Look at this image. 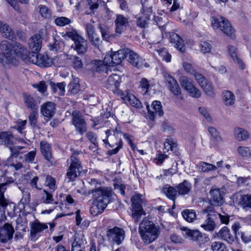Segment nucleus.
<instances>
[{"instance_id":"423d86ee","label":"nucleus","mask_w":251,"mask_h":251,"mask_svg":"<svg viewBox=\"0 0 251 251\" xmlns=\"http://www.w3.org/2000/svg\"><path fill=\"white\" fill-rule=\"evenodd\" d=\"M163 75L168 89L176 97L183 100L181 96V90L176 80L167 73H163Z\"/></svg>"},{"instance_id":"0e129e2a","label":"nucleus","mask_w":251,"mask_h":251,"mask_svg":"<svg viewBox=\"0 0 251 251\" xmlns=\"http://www.w3.org/2000/svg\"><path fill=\"white\" fill-rule=\"evenodd\" d=\"M36 155V150H33L25 154L24 156V160L28 163H32Z\"/></svg>"},{"instance_id":"37998d69","label":"nucleus","mask_w":251,"mask_h":251,"mask_svg":"<svg viewBox=\"0 0 251 251\" xmlns=\"http://www.w3.org/2000/svg\"><path fill=\"white\" fill-rule=\"evenodd\" d=\"M179 81L181 86L186 91L189 90L194 86L193 83L190 81L189 78L185 76H181L179 78Z\"/></svg>"},{"instance_id":"13d9d810","label":"nucleus","mask_w":251,"mask_h":251,"mask_svg":"<svg viewBox=\"0 0 251 251\" xmlns=\"http://www.w3.org/2000/svg\"><path fill=\"white\" fill-rule=\"evenodd\" d=\"M81 242L79 239L77 240L75 239L72 243L71 251H85V248L82 246Z\"/></svg>"},{"instance_id":"680f3d73","label":"nucleus","mask_w":251,"mask_h":251,"mask_svg":"<svg viewBox=\"0 0 251 251\" xmlns=\"http://www.w3.org/2000/svg\"><path fill=\"white\" fill-rule=\"evenodd\" d=\"M22 191L23 192V196L21 200V202L24 205H28L30 201V193L27 190L25 191V190H22Z\"/></svg>"},{"instance_id":"7ed1b4c3","label":"nucleus","mask_w":251,"mask_h":251,"mask_svg":"<svg viewBox=\"0 0 251 251\" xmlns=\"http://www.w3.org/2000/svg\"><path fill=\"white\" fill-rule=\"evenodd\" d=\"M211 23L214 28H219L227 36L233 38L234 37V30L227 20L223 17L211 18Z\"/></svg>"},{"instance_id":"052dcab7","label":"nucleus","mask_w":251,"mask_h":251,"mask_svg":"<svg viewBox=\"0 0 251 251\" xmlns=\"http://www.w3.org/2000/svg\"><path fill=\"white\" fill-rule=\"evenodd\" d=\"M210 214L214 215V217H218L220 219L221 222L222 224H224L226 225H227L228 224L229 216L227 215H226V214H225V215H222L220 213H218L215 212L213 209V213H211Z\"/></svg>"},{"instance_id":"4d7b16f0","label":"nucleus","mask_w":251,"mask_h":251,"mask_svg":"<svg viewBox=\"0 0 251 251\" xmlns=\"http://www.w3.org/2000/svg\"><path fill=\"white\" fill-rule=\"evenodd\" d=\"M70 19L65 17H59L54 20L55 24L58 26H63L71 23Z\"/></svg>"},{"instance_id":"5fc2aeb1","label":"nucleus","mask_w":251,"mask_h":251,"mask_svg":"<svg viewBox=\"0 0 251 251\" xmlns=\"http://www.w3.org/2000/svg\"><path fill=\"white\" fill-rule=\"evenodd\" d=\"M146 213L144 211L143 208H132V217L134 220V222L137 223L141 218L143 215Z\"/></svg>"},{"instance_id":"f257e3e1","label":"nucleus","mask_w":251,"mask_h":251,"mask_svg":"<svg viewBox=\"0 0 251 251\" xmlns=\"http://www.w3.org/2000/svg\"><path fill=\"white\" fill-rule=\"evenodd\" d=\"M2 52L0 53V62L3 65L16 66L19 62L12 52L26 63H29L31 52L24 46L19 43H11L8 41H2L0 46Z\"/></svg>"},{"instance_id":"6e6552de","label":"nucleus","mask_w":251,"mask_h":251,"mask_svg":"<svg viewBox=\"0 0 251 251\" xmlns=\"http://www.w3.org/2000/svg\"><path fill=\"white\" fill-rule=\"evenodd\" d=\"M107 236L109 241L119 245L124 241L125 232L123 228L115 226L107 230Z\"/></svg>"},{"instance_id":"a19ab883","label":"nucleus","mask_w":251,"mask_h":251,"mask_svg":"<svg viewBox=\"0 0 251 251\" xmlns=\"http://www.w3.org/2000/svg\"><path fill=\"white\" fill-rule=\"evenodd\" d=\"M206 94L210 97H214L215 93L212 84L207 80L200 86Z\"/></svg>"},{"instance_id":"4be33fe9","label":"nucleus","mask_w":251,"mask_h":251,"mask_svg":"<svg viewBox=\"0 0 251 251\" xmlns=\"http://www.w3.org/2000/svg\"><path fill=\"white\" fill-rule=\"evenodd\" d=\"M210 201L212 204L219 205L222 202L224 193L220 189H212L209 192Z\"/></svg>"},{"instance_id":"7c9ffc66","label":"nucleus","mask_w":251,"mask_h":251,"mask_svg":"<svg viewBox=\"0 0 251 251\" xmlns=\"http://www.w3.org/2000/svg\"><path fill=\"white\" fill-rule=\"evenodd\" d=\"M159 234V229H152L150 232H146V234L148 237H144V236H141L142 240L144 243L149 244L154 241L158 236Z\"/></svg>"},{"instance_id":"f03ea898","label":"nucleus","mask_w":251,"mask_h":251,"mask_svg":"<svg viewBox=\"0 0 251 251\" xmlns=\"http://www.w3.org/2000/svg\"><path fill=\"white\" fill-rule=\"evenodd\" d=\"M89 183L92 186L95 187L88 192V195H92L93 198L90 212L93 216H97L103 211L109 202L112 193V189L109 187L98 186L100 184L95 179H91Z\"/></svg>"},{"instance_id":"5701e85b","label":"nucleus","mask_w":251,"mask_h":251,"mask_svg":"<svg viewBox=\"0 0 251 251\" xmlns=\"http://www.w3.org/2000/svg\"><path fill=\"white\" fill-rule=\"evenodd\" d=\"M14 136L9 131H2L0 132V144L8 148L14 145Z\"/></svg>"},{"instance_id":"f704fd0d","label":"nucleus","mask_w":251,"mask_h":251,"mask_svg":"<svg viewBox=\"0 0 251 251\" xmlns=\"http://www.w3.org/2000/svg\"><path fill=\"white\" fill-rule=\"evenodd\" d=\"M183 236L189 238L190 240L196 241L199 235L200 231L188 229L186 227L181 228Z\"/></svg>"},{"instance_id":"69168bd1","label":"nucleus","mask_w":251,"mask_h":251,"mask_svg":"<svg viewBox=\"0 0 251 251\" xmlns=\"http://www.w3.org/2000/svg\"><path fill=\"white\" fill-rule=\"evenodd\" d=\"M66 86V83L64 82L57 83L55 87H53V91L56 92L57 89L59 90V94L60 95H63L65 92V87Z\"/></svg>"},{"instance_id":"dca6fc26","label":"nucleus","mask_w":251,"mask_h":251,"mask_svg":"<svg viewBox=\"0 0 251 251\" xmlns=\"http://www.w3.org/2000/svg\"><path fill=\"white\" fill-rule=\"evenodd\" d=\"M115 32L121 34L129 25V19L122 14H117L115 20Z\"/></svg>"},{"instance_id":"58836bf2","label":"nucleus","mask_w":251,"mask_h":251,"mask_svg":"<svg viewBox=\"0 0 251 251\" xmlns=\"http://www.w3.org/2000/svg\"><path fill=\"white\" fill-rule=\"evenodd\" d=\"M143 196L140 194H135L131 198V201L132 203V208H143Z\"/></svg>"},{"instance_id":"f8f14e48","label":"nucleus","mask_w":251,"mask_h":251,"mask_svg":"<svg viewBox=\"0 0 251 251\" xmlns=\"http://www.w3.org/2000/svg\"><path fill=\"white\" fill-rule=\"evenodd\" d=\"M147 107L148 111V116L151 120H154L157 115L160 117L164 114L161 103L159 101H153L151 107L149 105H147Z\"/></svg>"},{"instance_id":"aec40b11","label":"nucleus","mask_w":251,"mask_h":251,"mask_svg":"<svg viewBox=\"0 0 251 251\" xmlns=\"http://www.w3.org/2000/svg\"><path fill=\"white\" fill-rule=\"evenodd\" d=\"M153 228L158 229L152 222L147 219H144L139 226V231L140 236H144V237H148L146 232H150Z\"/></svg>"},{"instance_id":"ea45409f","label":"nucleus","mask_w":251,"mask_h":251,"mask_svg":"<svg viewBox=\"0 0 251 251\" xmlns=\"http://www.w3.org/2000/svg\"><path fill=\"white\" fill-rule=\"evenodd\" d=\"M120 82V77L117 74L110 75L107 79V83L109 86H114L115 88H117L119 87Z\"/></svg>"},{"instance_id":"1a4fd4ad","label":"nucleus","mask_w":251,"mask_h":251,"mask_svg":"<svg viewBox=\"0 0 251 251\" xmlns=\"http://www.w3.org/2000/svg\"><path fill=\"white\" fill-rule=\"evenodd\" d=\"M29 63H32L39 66L49 67L52 64V60L46 54H38L37 52H31Z\"/></svg>"},{"instance_id":"cd10ccee","label":"nucleus","mask_w":251,"mask_h":251,"mask_svg":"<svg viewBox=\"0 0 251 251\" xmlns=\"http://www.w3.org/2000/svg\"><path fill=\"white\" fill-rule=\"evenodd\" d=\"M223 101L225 105L232 106L235 102V96L231 91L224 90L222 93Z\"/></svg>"},{"instance_id":"a878e982","label":"nucleus","mask_w":251,"mask_h":251,"mask_svg":"<svg viewBox=\"0 0 251 251\" xmlns=\"http://www.w3.org/2000/svg\"><path fill=\"white\" fill-rule=\"evenodd\" d=\"M0 32L5 38L13 40L14 38V32L6 23L0 21Z\"/></svg>"},{"instance_id":"2eb2a0df","label":"nucleus","mask_w":251,"mask_h":251,"mask_svg":"<svg viewBox=\"0 0 251 251\" xmlns=\"http://www.w3.org/2000/svg\"><path fill=\"white\" fill-rule=\"evenodd\" d=\"M126 58L133 66L137 68H141L144 64V60L133 51L127 49Z\"/></svg>"},{"instance_id":"e433bc0d","label":"nucleus","mask_w":251,"mask_h":251,"mask_svg":"<svg viewBox=\"0 0 251 251\" xmlns=\"http://www.w3.org/2000/svg\"><path fill=\"white\" fill-rule=\"evenodd\" d=\"M7 185V182L0 184V206L4 209L8 204L7 200L4 196V193L6 189Z\"/></svg>"},{"instance_id":"603ef678","label":"nucleus","mask_w":251,"mask_h":251,"mask_svg":"<svg viewBox=\"0 0 251 251\" xmlns=\"http://www.w3.org/2000/svg\"><path fill=\"white\" fill-rule=\"evenodd\" d=\"M112 57V55L111 54V55H106L104 58V60H103V62H102V61H100V60H98L97 61L98 62V65L99 66H97V67H95V70L96 71H101V69H100V65H102V64L103 63H105V65H108V66H113L114 65V63H113V62H111V58H109L108 57Z\"/></svg>"},{"instance_id":"a18cd8bd","label":"nucleus","mask_w":251,"mask_h":251,"mask_svg":"<svg viewBox=\"0 0 251 251\" xmlns=\"http://www.w3.org/2000/svg\"><path fill=\"white\" fill-rule=\"evenodd\" d=\"M72 67L75 70L81 69L83 67L81 59L78 56L72 55L70 57Z\"/></svg>"},{"instance_id":"bb28decb","label":"nucleus","mask_w":251,"mask_h":251,"mask_svg":"<svg viewBox=\"0 0 251 251\" xmlns=\"http://www.w3.org/2000/svg\"><path fill=\"white\" fill-rule=\"evenodd\" d=\"M228 51L231 57L232 58L234 62L238 65L239 67L241 69H244L245 64L238 56L236 51V48L233 46L229 45L228 46Z\"/></svg>"},{"instance_id":"bf43d9fd","label":"nucleus","mask_w":251,"mask_h":251,"mask_svg":"<svg viewBox=\"0 0 251 251\" xmlns=\"http://www.w3.org/2000/svg\"><path fill=\"white\" fill-rule=\"evenodd\" d=\"M213 251H226L225 245L221 242H214L211 245Z\"/></svg>"},{"instance_id":"0eeeda50","label":"nucleus","mask_w":251,"mask_h":251,"mask_svg":"<svg viewBox=\"0 0 251 251\" xmlns=\"http://www.w3.org/2000/svg\"><path fill=\"white\" fill-rule=\"evenodd\" d=\"M72 118V123L75 126L76 130L83 134L87 130V126L81 113L77 111H73Z\"/></svg>"},{"instance_id":"3c124183","label":"nucleus","mask_w":251,"mask_h":251,"mask_svg":"<svg viewBox=\"0 0 251 251\" xmlns=\"http://www.w3.org/2000/svg\"><path fill=\"white\" fill-rule=\"evenodd\" d=\"M38 117L37 110H31L28 117V120L30 125L33 127H35L37 126Z\"/></svg>"},{"instance_id":"412c9836","label":"nucleus","mask_w":251,"mask_h":251,"mask_svg":"<svg viewBox=\"0 0 251 251\" xmlns=\"http://www.w3.org/2000/svg\"><path fill=\"white\" fill-rule=\"evenodd\" d=\"M40 150L44 158L48 162L52 163L53 157L50 145L46 141H41L40 143Z\"/></svg>"},{"instance_id":"c756f323","label":"nucleus","mask_w":251,"mask_h":251,"mask_svg":"<svg viewBox=\"0 0 251 251\" xmlns=\"http://www.w3.org/2000/svg\"><path fill=\"white\" fill-rule=\"evenodd\" d=\"M178 195H184L188 194L192 189V185L186 180H184L182 183L178 184L176 186Z\"/></svg>"},{"instance_id":"e2e57ef3","label":"nucleus","mask_w":251,"mask_h":251,"mask_svg":"<svg viewBox=\"0 0 251 251\" xmlns=\"http://www.w3.org/2000/svg\"><path fill=\"white\" fill-rule=\"evenodd\" d=\"M45 185L48 186L50 190L54 191L55 189V180L51 176H48L46 177Z\"/></svg>"},{"instance_id":"b1692460","label":"nucleus","mask_w":251,"mask_h":251,"mask_svg":"<svg viewBox=\"0 0 251 251\" xmlns=\"http://www.w3.org/2000/svg\"><path fill=\"white\" fill-rule=\"evenodd\" d=\"M217 236L228 244H232L234 241L235 236L226 226H224L221 229L218 233Z\"/></svg>"},{"instance_id":"9d476101","label":"nucleus","mask_w":251,"mask_h":251,"mask_svg":"<svg viewBox=\"0 0 251 251\" xmlns=\"http://www.w3.org/2000/svg\"><path fill=\"white\" fill-rule=\"evenodd\" d=\"M8 148L10 151V155L6 160L7 164L13 166L16 170L21 169L23 167V164L17 160L20 151L14 145H11Z\"/></svg>"},{"instance_id":"864d4df0","label":"nucleus","mask_w":251,"mask_h":251,"mask_svg":"<svg viewBox=\"0 0 251 251\" xmlns=\"http://www.w3.org/2000/svg\"><path fill=\"white\" fill-rule=\"evenodd\" d=\"M44 195L42 197L43 202L45 203H53L57 204V202L54 201L52 198V195L51 193H49L47 191L44 190Z\"/></svg>"},{"instance_id":"2f4dec72","label":"nucleus","mask_w":251,"mask_h":251,"mask_svg":"<svg viewBox=\"0 0 251 251\" xmlns=\"http://www.w3.org/2000/svg\"><path fill=\"white\" fill-rule=\"evenodd\" d=\"M162 191L170 200L175 201L177 196V191L176 189L170 185H167L163 187Z\"/></svg>"},{"instance_id":"c85d7f7f","label":"nucleus","mask_w":251,"mask_h":251,"mask_svg":"<svg viewBox=\"0 0 251 251\" xmlns=\"http://www.w3.org/2000/svg\"><path fill=\"white\" fill-rule=\"evenodd\" d=\"M24 102L27 108L31 110H37V103L35 99L31 95L26 94H23Z\"/></svg>"},{"instance_id":"9b49d317","label":"nucleus","mask_w":251,"mask_h":251,"mask_svg":"<svg viewBox=\"0 0 251 251\" xmlns=\"http://www.w3.org/2000/svg\"><path fill=\"white\" fill-rule=\"evenodd\" d=\"M14 232V229L11 225L5 223L0 228V242L5 243L12 239Z\"/></svg>"},{"instance_id":"774afa93","label":"nucleus","mask_w":251,"mask_h":251,"mask_svg":"<svg viewBox=\"0 0 251 251\" xmlns=\"http://www.w3.org/2000/svg\"><path fill=\"white\" fill-rule=\"evenodd\" d=\"M100 29L101 36L104 40H107L109 37V33H108V29L106 26L102 24H100L98 26Z\"/></svg>"},{"instance_id":"338daca9","label":"nucleus","mask_w":251,"mask_h":251,"mask_svg":"<svg viewBox=\"0 0 251 251\" xmlns=\"http://www.w3.org/2000/svg\"><path fill=\"white\" fill-rule=\"evenodd\" d=\"M88 39L91 43L94 46L98 47L100 44V39L96 33L89 36Z\"/></svg>"},{"instance_id":"ddd939ff","label":"nucleus","mask_w":251,"mask_h":251,"mask_svg":"<svg viewBox=\"0 0 251 251\" xmlns=\"http://www.w3.org/2000/svg\"><path fill=\"white\" fill-rule=\"evenodd\" d=\"M71 48L75 50L78 55H83L87 51L88 42L80 36L78 38H76L74 43L71 46Z\"/></svg>"},{"instance_id":"393cba45","label":"nucleus","mask_w":251,"mask_h":251,"mask_svg":"<svg viewBox=\"0 0 251 251\" xmlns=\"http://www.w3.org/2000/svg\"><path fill=\"white\" fill-rule=\"evenodd\" d=\"M127 48L120 50L113 54H111L112 57H109V58L112 59L114 65L120 64L124 58H126V53H127Z\"/></svg>"},{"instance_id":"4c0bfd02","label":"nucleus","mask_w":251,"mask_h":251,"mask_svg":"<svg viewBox=\"0 0 251 251\" xmlns=\"http://www.w3.org/2000/svg\"><path fill=\"white\" fill-rule=\"evenodd\" d=\"M68 92L72 95L76 94L80 90V85L77 78L74 79L68 85Z\"/></svg>"},{"instance_id":"79ce46f5","label":"nucleus","mask_w":251,"mask_h":251,"mask_svg":"<svg viewBox=\"0 0 251 251\" xmlns=\"http://www.w3.org/2000/svg\"><path fill=\"white\" fill-rule=\"evenodd\" d=\"M164 152H168L169 151H173L177 147V144L174 141L172 138H167L164 142Z\"/></svg>"},{"instance_id":"4468645a","label":"nucleus","mask_w":251,"mask_h":251,"mask_svg":"<svg viewBox=\"0 0 251 251\" xmlns=\"http://www.w3.org/2000/svg\"><path fill=\"white\" fill-rule=\"evenodd\" d=\"M120 95L121 99L125 103L130 104L133 107L138 108L142 107V103L140 101L131 93L125 91L121 92Z\"/></svg>"},{"instance_id":"8fccbe9b","label":"nucleus","mask_w":251,"mask_h":251,"mask_svg":"<svg viewBox=\"0 0 251 251\" xmlns=\"http://www.w3.org/2000/svg\"><path fill=\"white\" fill-rule=\"evenodd\" d=\"M199 165L201 171L203 172H208L217 169V167L215 165L205 162H201Z\"/></svg>"},{"instance_id":"09e8293b","label":"nucleus","mask_w":251,"mask_h":251,"mask_svg":"<svg viewBox=\"0 0 251 251\" xmlns=\"http://www.w3.org/2000/svg\"><path fill=\"white\" fill-rule=\"evenodd\" d=\"M240 203L244 207L251 208V195H241Z\"/></svg>"},{"instance_id":"de8ad7c7","label":"nucleus","mask_w":251,"mask_h":251,"mask_svg":"<svg viewBox=\"0 0 251 251\" xmlns=\"http://www.w3.org/2000/svg\"><path fill=\"white\" fill-rule=\"evenodd\" d=\"M208 130L211 135L213 137L214 140L216 142V144L220 143L222 141V138L216 128L212 126H210L208 127Z\"/></svg>"},{"instance_id":"473e14b6","label":"nucleus","mask_w":251,"mask_h":251,"mask_svg":"<svg viewBox=\"0 0 251 251\" xmlns=\"http://www.w3.org/2000/svg\"><path fill=\"white\" fill-rule=\"evenodd\" d=\"M234 135L235 139L238 141H245L249 137V134L247 130L241 127H236L234 129Z\"/></svg>"},{"instance_id":"6e6d98bb","label":"nucleus","mask_w":251,"mask_h":251,"mask_svg":"<svg viewBox=\"0 0 251 251\" xmlns=\"http://www.w3.org/2000/svg\"><path fill=\"white\" fill-rule=\"evenodd\" d=\"M237 151L243 157L251 156V150L247 147L240 146L237 148Z\"/></svg>"},{"instance_id":"a211bd4d","label":"nucleus","mask_w":251,"mask_h":251,"mask_svg":"<svg viewBox=\"0 0 251 251\" xmlns=\"http://www.w3.org/2000/svg\"><path fill=\"white\" fill-rule=\"evenodd\" d=\"M42 39L39 34H35L29 39L28 46L31 52H37L42 47Z\"/></svg>"},{"instance_id":"c03bdc74","label":"nucleus","mask_w":251,"mask_h":251,"mask_svg":"<svg viewBox=\"0 0 251 251\" xmlns=\"http://www.w3.org/2000/svg\"><path fill=\"white\" fill-rule=\"evenodd\" d=\"M39 12L42 17L50 19L51 17V11L45 5H39L38 7Z\"/></svg>"},{"instance_id":"c9c22d12","label":"nucleus","mask_w":251,"mask_h":251,"mask_svg":"<svg viewBox=\"0 0 251 251\" xmlns=\"http://www.w3.org/2000/svg\"><path fill=\"white\" fill-rule=\"evenodd\" d=\"M181 214L184 219L188 222H193L196 219V213L193 209H185Z\"/></svg>"},{"instance_id":"f3484780","label":"nucleus","mask_w":251,"mask_h":251,"mask_svg":"<svg viewBox=\"0 0 251 251\" xmlns=\"http://www.w3.org/2000/svg\"><path fill=\"white\" fill-rule=\"evenodd\" d=\"M56 112L55 104L52 102H47L41 106V113L45 117L51 118Z\"/></svg>"},{"instance_id":"72a5a7b5","label":"nucleus","mask_w":251,"mask_h":251,"mask_svg":"<svg viewBox=\"0 0 251 251\" xmlns=\"http://www.w3.org/2000/svg\"><path fill=\"white\" fill-rule=\"evenodd\" d=\"M170 41L179 51H184L183 41L178 34L175 33H172L170 35Z\"/></svg>"},{"instance_id":"49530a36","label":"nucleus","mask_w":251,"mask_h":251,"mask_svg":"<svg viewBox=\"0 0 251 251\" xmlns=\"http://www.w3.org/2000/svg\"><path fill=\"white\" fill-rule=\"evenodd\" d=\"M159 56L162 57L163 60L166 62H170L171 60V55L169 53L168 50L165 48L155 49Z\"/></svg>"},{"instance_id":"20e7f679","label":"nucleus","mask_w":251,"mask_h":251,"mask_svg":"<svg viewBox=\"0 0 251 251\" xmlns=\"http://www.w3.org/2000/svg\"><path fill=\"white\" fill-rule=\"evenodd\" d=\"M78 154V151H75L70 157V166L66 174L67 177L70 181H74L80 175L82 171L81 162L77 156Z\"/></svg>"},{"instance_id":"39448f33","label":"nucleus","mask_w":251,"mask_h":251,"mask_svg":"<svg viewBox=\"0 0 251 251\" xmlns=\"http://www.w3.org/2000/svg\"><path fill=\"white\" fill-rule=\"evenodd\" d=\"M213 213V207L212 206L207 207L201 212L202 218L204 219V221L201 225V226L205 230L213 231L216 227V224L213 220L214 215H211Z\"/></svg>"},{"instance_id":"6ab92c4d","label":"nucleus","mask_w":251,"mask_h":251,"mask_svg":"<svg viewBox=\"0 0 251 251\" xmlns=\"http://www.w3.org/2000/svg\"><path fill=\"white\" fill-rule=\"evenodd\" d=\"M48 229V226L38 221L35 222L31 226L30 237L32 240H36L37 239V234L45 229Z\"/></svg>"}]
</instances>
